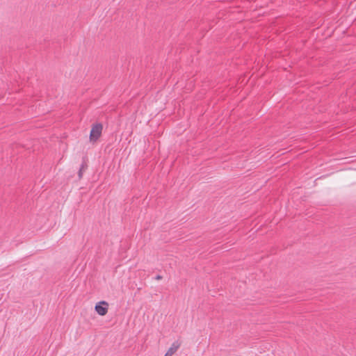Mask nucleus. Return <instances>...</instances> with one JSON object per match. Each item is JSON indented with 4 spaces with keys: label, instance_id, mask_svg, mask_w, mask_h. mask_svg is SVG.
I'll use <instances>...</instances> for the list:
<instances>
[{
    "label": "nucleus",
    "instance_id": "obj_1",
    "mask_svg": "<svg viewBox=\"0 0 356 356\" xmlns=\"http://www.w3.org/2000/svg\"><path fill=\"white\" fill-rule=\"evenodd\" d=\"M103 129V126L101 123H96L92 125L90 133V140L92 142H95L100 137Z\"/></svg>",
    "mask_w": 356,
    "mask_h": 356
},
{
    "label": "nucleus",
    "instance_id": "obj_2",
    "mask_svg": "<svg viewBox=\"0 0 356 356\" xmlns=\"http://www.w3.org/2000/svg\"><path fill=\"white\" fill-rule=\"evenodd\" d=\"M108 304L106 301H101L96 304L95 312L100 316H104L108 312Z\"/></svg>",
    "mask_w": 356,
    "mask_h": 356
},
{
    "label": "nucleus",
    "instance_id": "obj_3",
    "mask_svg": "<svg viewBox=\"0 0 356 356\" xmlns=\"http://www.w3.org/2000/svg\"><path fill=\"white\" fill-rule=\"evenodd\" d=\"M181 343L178 341H174L171 346L168 348L167 352L165 354V356H172L173 354H175L177 350L180 347Z\"/></svg>",
    "mask_w": 356,
    "mask_h": 356
},
{
    "label": "nucleus",
    "instance_id": "obj_4",
    "mask_svg": "<svg viewBox=\"0 0 356 356\" xmlns=\"http://www.w3.org/2000/svg\"><path fill=\"white\" fill-rule=\"evenodd\" d=\"M83 165H81V167L80 168L79 170V177L81 179L82 177V175H83Z\"/></svg>",
    "mask_w": 356,
    "mask_h": 356
},
{
    "label": "nucleus",
    "instance_id": "obj_5",
    "mask_svg": "<svg viewBox=\"0 0 356 356\" xmlns=\"http://www.w3.org/2000/svg\"><path fill=\"white\" fill-rule=\"evenodd\" d=\"M162 279V276L160 275H157L156 277H155V280H160Z\"/></svg>",
    "mask_w": 356,
    "mask_h": 356
}]
</instances>
